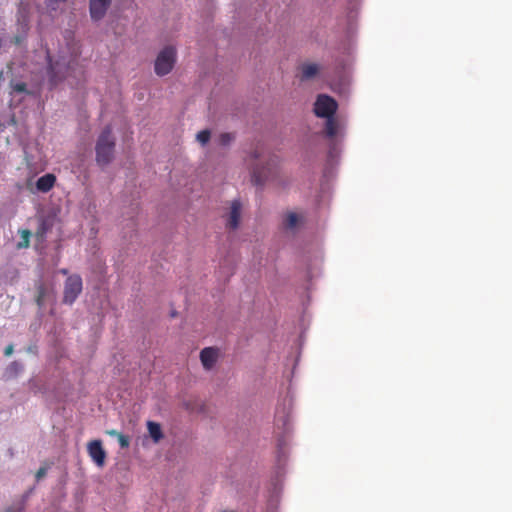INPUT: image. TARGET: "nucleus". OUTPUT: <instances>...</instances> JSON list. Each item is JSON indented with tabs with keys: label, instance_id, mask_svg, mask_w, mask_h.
Listing matches in <instances>:
<instances>
[{
	"label": "nucleus",
	"instance_id": "nucleus-13",
	"mask_svg": "<svg viewBox=\"0 0 512 512\" xmlns=\"http://www.w3.org/2000/svg\"><path fill=\"white\" fill-rule=\"evenodd\" d=\"M147 428L149 435L153 439V441L155 443L160 442L161 439L163 438V431L161 425L157 422L148 421Z\"/></svg>",
	"mask_w": 512,
	"mask_h": 512
},
{
	"label": "nucleus",
	"instance_id": "nucleus-3",
	"mask_svg": "<svg viewBox=\"0 0 512 512\" xmlns=\"http://www.w3.org/2000/svg\"><path fill=\"white\" fill-rule=\"evenodd\" d=\"M176 61V49L166 46L160 51L155 60V72L158 76L167 75L174 67Z\"/></svg>",
	"mask_w": 512,
	"mask_h": 512
},
{
	"label": "nucleus",
	"instance_id": "nucleus-23",
	"mask_svg": "<svg viewBox=\"0 0 512 512\" xmlns=\"http://www.w3.org/2000/svg\"><path fill=\"white\" fill-rule=\"evenodd\" d=\"M46 232H47V227H46L45 222H43V223L41 224V226L39 227V229H38V231H37V234H38V235H44Z\"/></svg>",
	"mask_w": 512,
	"mask_h": 512
},
{
	"label": "nucleus",
	"instance_id": "nucleus-17",
	"mask_svg": "<svg viewBox=\"0 0 512 512\" xmlns=\"http://www.w3.org/2000/svg\"><path fill=\"white\" fill-rule=\"evenodd\" d=\"M21 240L17 243V248H27L30 244L31 232L27 229L19 231Z\"/></svg>",
	"mask_w": 512,
	"mask_h": 512
},
{
	"label": "nucleus",
	"instance_id": "nucleus-9",
	"mask_svg": "<svg viewBox=\"0 0 512 512\" xmlns=\"http://www.w3.org/2000/svg\"><path fill=\"white\" fill-rule=\"evenodd\" d=\"M219 357V350L214 347H206L200 351V361H202L203 367L209 371Z\"/></svg>",
	"mask_w": 512,
	"mask_h": 512
},
{
	"label": "nucleus",
	"instance_id": "nucleus-19",
	"mask_svg": "<svg viewBox=\"0 0 512 512\" xmlns=\"http://www.w3.org/2000/svg\"><path fill=\"white\" fill-rule=\"evenodd\" d=\"M234 139V135L229 132L221 133L219 136V143L222 146H228Z\"/></svg>",
	"mask_w": 512,
	"mask_h": 512
},
{
	"label": "nucleus",
	"instance_id": "nucleus-21",
	"mask_svg": "<svg viewBox=\"0 0 512 512\" xmlns=\"http://www.w3.org/2000/svg\"><path fill=\"white\" fill-rule=\"evenodd\" d=\"M118 441H119V444L121 446L122 449H127V447L129 446V437L123 433L119 434L118 435Z\"/></svg>",
	"mask_w": 512,
	"mask_h": 512
},
{
	"label": "nucleus",
	"instance_id": "nucleus-12",
	"mask_svg": "<svg viewBox=\"0 0 512 512\" xmlns=\"http://www.w3.org/2000/svg\"><path fill=\"white\" fill-rule=\"evenodd\" d=\"M300 80L308 81L316 77L319 72V66L314 63H304L300 66Z\"/></svg>",
	"mask_w": 512,
	"mask_h": 512
},
{
	"label": "nucleus",
	"instance_id": "nucleus-1",
	"mask_svg": "<svg viewBox=\"0 0 512 512\" xmlns=\"http://www.w3.org/2000/svg\"><path fill=\"white\" fill-rule=\"evenodd\" d=\"M260 158H263V155L258 150H255L250 155L251 179L257 186L265 184L268 179L273 177L276 174L277 166L279 165V159L276 156L269 157L266 160V164L262 166L258 163H254Z\"/></svg>",
	"mask_w": 512,
	"mask_h": 512
},
{
	"label": "nucleus",
	"instance_id": "nucleus-30",
	"mask_svg": "<svg viewBox=\"0 0 512 512\" xmlns=\"http://www.w3.org/2000/svg\"><path fill=\"white\" fill-rule=\"evenodd\" d=\"M2 45V40L0 39V46Z\"/></svg>",
	"mask_w": 512,
	"mask_h": 512
},
{
	"label": "nucleus",
	"instance_id": "nucleus-25",
	"mask_svg": "<svg viewBox=\"0 0 512 512\" xmlns=\"http://www.w3.org/2000/svg\"><path fill=\"white\" fill-rule=\"evenodd\" d=\"M4 354L6 356H11L13 354V346L11 344L6 347Z\"/></svg>",
	"mask_w": 512,
	"mask_h": 512
},
{
	"label": "nucleus",
	"instance_id": "nucleus-15",
	"mask_svg": "<svg viewBox=\"0 0 512 512\" xmlns=\"http://www.w3.org/2000/svg\"><path fill=\"white\" fill-rule=\"evenodd\" d=\"M301 222V218L295 212H288L285 216L284 227L289 230L295 229Z\"/></svg>",
	"mask_w": 512,
	"mask_h": 512
},
{
	"label": "nucleus",
	"instance_id": "nucleus-16",
	"mask_svg": "<svg viewBox=\"0 0 512 512\" xmlns=\"http://www.w3.org/2000/svg\"><path fill=\"white\" fill-rule=\"evenodd\" d=\"M36 290H37L36 303L39 307H43L45 298H46V295L48 292L47 287L45 286L44 283L40 282L37 284Z\"/></svg>",
	"mask_w": 512,
	"mask_h": 512
},
{
	"label": "nucleus",
	"instance_id": "nucleus-5",
	"mask_svg": "<svg viewBox=\"0 0 512 512\" xmlns=\"http://www.w3.org/2000/svg\"><path fill=\"white\" fill-rule=\"evenodd\" d=\"M83 290V280L80 275L73 274L67 277L64 285L63 302L73 304Z\"/></svg>",
	"mask_w": 512,
	"mask_h": 512
},
{
	"label": "nucleus",
	"instance_id": "nucleus-11",
	"mask_svg": "<svg viewBox=\"0 0 512 512\" xmlns=\"http://www.w3.org/2000/svg\"><path fill=\"white\" fill-rule=\"evenodd\" d=\"M56 182V178L52 173H46L41 178H39L36 182V188L38 191L42 193H47L52 190L54 184Z\"/></svg>",
	"mask_w": 512,
	"mask_h": 512
},
{
	"label": "nucleus",
	"instance_id": "nucleus-2",
	"mask_svg": "<svg viewBox=\"0 0 512 512\" xmlns=\"http://www.w3.org/2000/svg\"><path fill=\"white\" fill-rule=\"evenodd\" d=\"M116 142L111 126H106L97 138L95 145V160L98 165L106 166L114 158Z\"/></svg>",
	"mask_w": 512,
	"mask_h": 512
},
{
	"label": "nucleus",
	"instance_id": "nucleus-10",
	"mask_svg": "<svg viewBox=\"0 0 512 512\" xmlns=\"http://www.w3.org/2000/svg\"><path fill=\"white\" fill-rule=\"evenodd\" d=\"M241 220V201L233 200L231 203V209L227 217V227L235 230L239 227V221Z\"/></svg>",
	"mask_w": 512,
	"mask_h": 512
},
{
	"label": "nucleus",
	"instance_id": "nucleus-4",
	"mask_svg": "<svg viewBox=\"0 0 512 512\" xmlns=\"http://www.w3.org/2000/svg\"><path fill=\"white\" fill-rule=\"evenodd\" d=\"M338 109L337 102L327 94H319L314 103V114L320 118H330Z\"/></svg>",
	"mask_w": 512,
	"mask_h": 512
},
{
	"label": "nucleus",
	"instance_id": "nucleus-20",
	"mask_svg": "<svg viewBox=\"0 0 512 512\" xmlns=\"http://www.w3.org/2000/svg\"><path fill=\"white\" fill-rule=\"evenodd\" d=\"M26 91V84L24 82L12 83V92L23 93Z\"/></svg>",
	"mask_w": 512,
	"mask_h": 512
},
{
	"label": "nucleus",
	"instance_id": "nucleus-7",
	"mask_svg": "<svg viewBox=\"0 0 512 512\" xmlns=\"http://www.w3.org/2000/svg\"><path fill=\"white\" fill-rule=\"evenodd\" d=\"M88 456L98 466L103 467L106 460V452L99 439L91 440L88 442Z\"/></svg>",
	"mask_w": 512,
	"mask_h": 512
},
{
	"label": "nucleus",
	"instance_id": "nucleus-22",
	"mask_svg": "<svg viewBox=\"0 0 512 512\" xmlns=\"http://www.w3.org/2000/svg\"><path fill=\"white\" fill-rule=\"evenodd\" d=\"M47 474V468L46 467H41L38 469V471L36 472V479L39 481L40 479H42L43 477H45Z\"/></svg>",
	"mask_w": 512,
	"mask_h": 512
},
{
	"label": "nucleus",
	"instance_id": "nucleus-26",
	"mask_svg": "<svg viewBox=\"0 0 512 512\" xmlns=\"http://www.w3.org/2000/svg\"><path fill=\"white\" fill-rule=\"evenodd\" d=\"M58 2H65V0H50V6H52L54 3Z\"/></svg>",
	"mask_w": 512,
	"mask_h": 512
},
{
	"label": "nucleus",
	"instance_id": "nucleus-28",
	"mask_svg": "<svg viewBox=\"0 0 512 512\" xmlns=\"http://www.w3.org/2000/svg\"><path fill=\"white\" fill-rule=\"evenodd\" d=\"M3 78H4V72L0 71V80H2Z\"/></svg>",
	"mask_w": 512,
	"mask_h": 512
},
{
	"label": "nucleus",
	"instance_id": "nucleus-27",
	"mask_svg": "<svg viewBox=\"0 0 512 512\" xmlns=\"http://www.w3.org/2000/svg\"><path fill=\"white\" fill-rule=\"evenodd\" d=\"M287 422H288V416L286 415V416H284V418H283V425H286V424H287Z\"/></svg>",
	"mask_w": 512,
	"mask_h": 512
},
{
	"label": "nucleus",
	"instance_id": "nucleus-29",
	"mask_svg": "<svg viewBox=\"0 0 512 512\" xmlns=\"http://www.w3.org/2000/svg\"><path fill=\"white\" fill-rule=\"evenodd\" d=\"M61 273L62 274H67V270L63 269V270H61Z\"/></svg>",
	"mask_w": 512,
	"mask_h": 512
},
{
	"label": "nucleus",
	"instance_id": "nucleus-18",
	"mask_svg": "<svg viewBox=\"0 0 512 512\" xmlns=\"http://www.w3.org/2000/svg\"><path fill=\"white\" fill-rule=\"evenodd\" d=\"M210 131L208 129L200 130L197 133V141L200 145L204 146L209 142Z\"/></svg>",
	"mask_w": 512,
	"mask_h": 512
},
{
	"label": "nucleus",
	"instance_id": "nucleus-6",
	"mask_svg": "<svg viewBox=\"0 0 512 512\" xmlns=\"http://www.w3.org/2000/svg\"><path fill=\"white\" fill-rule=\"evenodd\" d=\"M71 69V64L66 66L61 60L52 62L51 56H48V73H50V81L52 84L55 85L62 79L68 77Z\"/></svg>",
	"mask_w": 512,
	"mask_h": 512
},
{
	"label": "nucleus",
	"instance_id": "nucleus-14",
	"mask_svg": "<svg viewBox=\"0 0 512 512\" xmlns=\"http://www.w3.org/2000/svg\"><path fill=\"white\" fill-rule=\"evenodd\" d=\"M325 119V134L329 139H332V137L336 136L338 133L339 124L337 120L334 118V116Z\"/></svg>",
	"mask_w": 512,
	"mask_h": 512
},
{
	"label": "nucleus",
	"instance_id": "nucleus-8",
	"mask_svg": "<svg viewBox=\"0 0 512 512\" xmlns=\"http://www.w3.org/2000/svg\"><path fill=\"white\" fill-rule=\"evenodd\" d=\"M112 0H89V13L93 20L102 19L108 8L111 5Z\"/></svg>",
	"mask_w": 512,
	"mask_h": 512
},
{
	"label": "nucleus",
	"instance_id": "nucleus-24",
	"mask_svg": "<svg viewBox=\"0 0 512 512\" xmlns=\"http://www.w3.org/2000/svg\"><path fill=\"white\" fill-rule=\"evenodd\" d=\"M106 433L112 437H116L118 438V435L121 434V432L115 430V429H111V430H107Z\"/></svg>",
	"mask_w": 512,
	"mask_h": 512
}]
</instances>
